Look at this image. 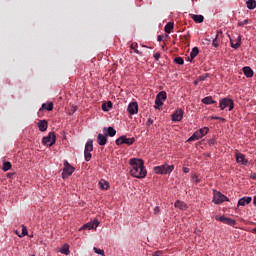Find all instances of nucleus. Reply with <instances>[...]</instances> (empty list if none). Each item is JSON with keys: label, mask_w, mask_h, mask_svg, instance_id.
<instances>
[{"label": "nucleus", "mask_w": 256, "mask_h": 256, "mask_svg": "<svg viewBox=\"0 0 256 256\" xmlns=\"http://www.w3.org/2000/svg\"><path fill=\"white\" fill-rule=\"evenodd\" d=\"M175 62V64L177 65H184V58L182 57H177L173 60Z\"/></svg>", "instance_id": "34"}, {"label": "nucleus", "mask_w": 256, "mask_h": 256, "mask_svg": "<svg viewBox=\"0 0 256 256\" xmlns=\"http://www.w3.org/2000/svg\"><path fill=\"white\" fill-rule=\"evenodd\" d=\"M191 18L197 24H200V23H202L204 21V16H202V15H192Z\"/></svg>", "instance_id": "23"}, {"label": "nucleus", "mask_w": 256, "mask_h": 256, "mask_svg": "<svg viewBox=\"0 0 256 256\" xmlns=\"http://www.w3.org/2000/svg\"><path fill=\"white\" fill-rule=\"evenodd\" d=\"M212 47H214V48H218L219 47L218 35H216V37H214V39L212 40Z\"/></svg>", "instance_id": "37"}, {"label": "nucleus", "mask_w": 256, "mask_h": 256, "mask_svg": "<svg viewBox=\"0 0 256 256\" xmlns=\"http://www.w3.org/2000/svg\"><path fill=\"white\" fill-rule=\"evenodd\" d=\"M60 253L64 255H69L70 254L69 245L64 244V246H62V249H60Z\"/></svg>", "instance_id": "29"}, {"label": "nucleus", "mask_w": 256, "mask_h": 256, "mask_svg": "<svg viewBox=\"0 0 256 256\" xmlns=\"http://www.w3.org/2000/svg\"><path fill=\"white\" fill-rule=\"evenodd\" d=\"M101 109H103V111H108V109H112V102L108 101V103L103 104L101 106Z\"/></svg>", "instance_id": "32"}, {"label": "nucleus", "mask_w": 256, "mask_h": 256, "mask_svg": "<svg viewBox=\"0 0 256 256\" xmlns=\"http://www.w3.org/2000/svg\"><path fill=\"white\" fill-rule=\"evenodd\" d=\"M160 53L159 52H156V53H154V55H153V57H154V59H156V61H158V60H160Z\"/></svg>", "instance_id": "43"}, {"label": "nucleus", "mask_w": 256, "mask_h": 256, "mask_svg": "<svg viewBox=\"0 0 256 256\" xmlns=\"http://www.w3.org/2000/svg\"><path fill=\"white\" fill-rule=\"evenodd\" d=\"M255 137H256V132H255Z\"/></svg>", "instance_id": "56"}, {"label": "nucleus", "mask_w": 256, "mask_h": 256, "mask_svg": "<svg viewBox=\"0 0 256 256\" xmlns=\"http://www.w3.org/2000/svg\"><path fill=\"white\" fill-rule=\"evenodd\" d=\"M173 30V22H168L165 25V33L166 34H171Z\"/></svg>", "instance_id": "26"}, {"label": "nucleus", "mask_w": 256, "mask_h": 256, "mask_svg": "<svg viewBox=\"0 0 256 256\" xmlns=\"http://www.w3.org/2000/svg\"><path fill=\"white\" fill-rule=\"evenodd\" d=\"M224 202H230V199L226 197L224 194L218 191H214L212 196V203L216 205H221Z\"/></svg>", "instance_id": "3"}, {"label": "nucleus", "mask_w": 256, "mask_h": 256, "mask_svg": "<svg viewBox=\"0 0 256 256\" xmlns=\"http://www.w3.org/2000/svg\"><path fill=\"white\" fill-rule=\"evenodd\" d=\"M153 256H163L161 251H156L153 253Z\"/></svg>", "instance_id": "46"}, {"label": "nucleus", "mask_w": 256, "mask_h": 256, "mask_svg": "<svg viewBox=\"0 0 256 256\" xmlns=\"http://www.w3.org/2000/svg\"><path fill=\"white\" fill-rule=\"evenodd\" d=\"M137 102H130L129 106H127V112L130 115H136L137 114Z\"/></svg>", "instance_id": "14"}, {"label": "nucleus", "mask_w": 256, "mask_h": 256, "mask_svg": "<svg viewBox=\"0 0 256 256\" xmlns=\"http://www.w3.org/2000/svg\"><path fill=\"white\" fill-rule=\"evenodd\" d=\"M92 151H93V141L89 140L88 142H86V145L84 146V160H86V162H90Z\"/></svg>", "instance_id": "6"}, {"label": "nucleus", "mask_w": 256, "mask_h": 256, "mask_svg": "<svg viewBox=\"0 0 256 256\" xmlns=\"http://www.w3.org/2000/svg\"><path fill=\"white\" fill-rule=\"evenodd\" d=\"M173 169H175V166L165 163L162 166H155L153 171L158 175H169L172 173Z\"/></svg>", "instance_id": "2"}, {"label": "nucleus", "mask_w": 256, "mask_h": 256, "mask_svg": "<svg viewBox=\"0 0 256 256\" xmlns=\"http://www.w3.org/2000/svg\"><path fill=\"white\" fill-rule=\"evenodd\" d=\"M49 128V123L47 122V120H40V122H38V130H40V132H45L47 131V129Z\"/></svg>", "instance_id": "15"}, {"label": "nucleus", "mask_w": 256, "mask_h": 256, "mask_svg": "<svg viewBox=\"0 0 256 256\" xmlns=\"http://www.w3.org/2000/svg\"><path fill=\"white\" fill-rule=\"evenodd\" d=\"M183 118H184V110H182L181 108H177V110H175V112H173L172 114L173 122H180L182 121Z\"/></svg>", "instance_id": "11"}, {"label": "nucleus", "mask_w": 256, "mask_h": 256, "mask_svg": "<svg viewBox=\"0 0 256 256\" xmlns=\"http://www.w3.org/2000/svg\"><path fill=\"white\" fill-rule=\"evenodd\" d=\"M100 189L101 190H107L108 189V182L106 180H100Z\"/></svg>", "instance_id": "31"}, {"label": "nucleus", "mask_w": 256, "mask_h": 256, "mask_svg": "<svg viewBox=\"0 0 256 256\" xmlns=\"http://www.w3.org/2000/svg\"><path fill=\"white\" fill-rule=\"evenodd\" d=\"M207 132H209V128H207V127L200 128L199 131H195V133H199V134H202V135H206Z\"/></svg>", "instance_id": "35"}, {"label": "nucleus", "mask_w": 256, "mask_h": 256, "mask_svg": "<svg viewBox=\"0 0 256 256\" xmlns=\"http://www.w3.org/2000/svg\"><path fill=\"white\" fill-rule=\"evenodd\" d=\"M135 141L136 139L134 138H128L125 135H122L115 140V144H117V146H121L123 144L131 146Z\"/></svg>", "instance_id": "7"}, {"label": "nucleus", "mask_w": 256, "mask_h": 256, "mask_svg": "<svg viewBox=\"0 0 256 256\" xmlns=\"http://www.w3.org/2000/svg\"><path fill=\"white\" fill-rule=\"evenodd\" d=\"M42 109L47 110V111H52L54 109V104L53 103H43Z\"/></svg>", "instance_id": "27"}, {"label": "nucleus", "mask_w": 256, "mask_h": 256, "mask_svg": "<svg viewBox=\"0 0 256 256\" xmlns=\"http://www.w3.org/2000/svg\"><path fill=\"white\" fill-rule=\"evenodd\" d=\"M201 102L204 105H214V104H216V101H214L213 97H211V96L202 98Z\"/></svg>", "instance_id": "21"}, {"label": "nucleus", "mask_w": 256, "mask_h": 256, "mask_svg": "<svg viewBox=\"0 0 256 256\" xmlns=\"http://www.w3.org/2000/svg\"><path fill=\"white\" fill-rule=\"evenodd\" d=\"M136 47H137V44H136V45H134V44L130 45V49H131L132 51H134L135 54H137V55H143V53L140 52L139 50H137Z\"/></svg>", "instance_id": "33"}, {"label": "nucleus", "mask_w": 256, "mask_h": 256, "mask_svg": "<svg viewBox=\"0 0 256 256\" xmlns=\"http://www.w3.org/2000/svg\"><path fill=\"white\" fill-rule=\"evenodd\" d=\"M96 141H97L98 145L105 146L107 144V136H105L103 134H98Z\"/></svg>", "instance_id": "17"}, {"label": "nucleus", "mask_w": 256, "mask_h": 256, "mask_svg": "<svg viewBox=\"0 0 256 256\" xmlns=\"http://www.w3.org/2000/svg\"><path fill=\"white\" fill-rule=\"evenodd\" d=\"M230 43H231V48L238 49L242 45V38L238 36V39H236L235 41L230 40Z\"/></svg>", "instance_id": "19"}, {"label": "nucleus", "mask_w": 256, "mask_h": 256, "mask_svg": "<svg viewBox=\"0 0 256 256\" xmlns=\"http://www.w3.org/2000/svg\"><path fill=\"white\" fill-rule=\"evenodd\" d=\"M160 214V207L156 206L154 207V215Z\"/></svg>", "instance_id": "44"}, {"label": "nucleus", "mask_w": 256, "mask_h": 256, "mask_svg": "<svg viewBox=\"0 0 256 256\" xmlns=\"http://www.w3.org/2000/svg\"><path fill=\"white\" fill-rule=\"evenodd\" d=\"M206 76H199V77H197V79H195V81H197V82H204L205 80H206Z\"/></svg>", "instance_id": "40"}, {"label": "nucleus", "mask_w": 256, "mask_h": 256, "mask_svg": "<svg viewBox=\"0 0 256 256\" xmlns=\"http://www.w3.org/2000/svg\"><path fill=\"white\" fill-rule=\"evenodd\" d=\"M252 202V197H243L238 200V206H246Z\"/></svg>", "instance_id": "18"}, {"label": "nucleus", "mask_w": 256, "mask_h": 256, "mask_svg": "<svg viewBox=\"0 0 256 256\" xmlns=\"http://www.w3.org/2000/svg\"><path fill=\"white\" fill-rule=\"evenodd\" d=\"M74 167L69 164V162H64V169L62 172V179H67L69 176L73 175Z\"/></svg>", "instance_id": "9"}, {"label": "nucleus", "mask_w": 256, "mask_h": 256, "mask_svg": "<svg viewBox=\"0 0 256 256\" xmlns=\"http://www.w3.org/2000/svg\"><path fill=\"white\" fill-rule=\"evenodd\" d=\"M221 34H223V31L218 30V32H217V34H216V36H218V37H219V35H221Z\"/></svg>", "instance_id": "50"}, {"label": "nucleus", "mask_w": 256, "mask_h": 256, "mask_svg": "<svg viewBox=\"0 0 256 256\" xmlns=\"http://www.w3.org/2000/svg\"><path fill=\"white\" fill-rule=\"evenodd\" d=\"M214 219H216V221H219L223 224H226L228 226H235L237 224V221L231 219V218H228V217H225V216H216L214 217Z\"/></svg>", "instance_id": "10"}, {"label": "nucleus", "mask_w": 256, "mask_h": 256, "mask_svg": "<svg viewBox=\"0 0 256 256\" xmlns=\"http://www.w3.org/2000/svg\"><path fill=\"white\" fill-rule=\"evenodd\" d=\"M12 165L10 162H4L2 164V171L7 172L11 169Z\"/></svg>", "instance_id": "30"}, {"label": "nucleus", "mask_w": 256, "mask_h": 256, "mask_svg": "<svg viewBox=\"0 0 256 256\" xmlns=\"http://www.w3.org/2000/svg\"><path fill=\"white\" fill-rule=\"evenodd\" d=\"M157 39H158V42H161V41H163V36L158 35Z\"/></svg>", "instance_id": "48"}, {"label": "nucleus", "mask_w": 256, "mask_h": 256, "mask_svg": "<svg viewBox=\"0 0 256 256\" xmlns=\"http://www.w3.org/2000/svg\"><path fill=\"white\" fill-rule=\"evenodd\" d=\"M129 164H130V176L135 177L137 179L146 178V175L148 172L144 168L143 159L132 158L130 159Z\"/></svg>", "instance_id": "1"}, {"label": "nucleus", "mask_w": 256, "mask_h": 256, "mask_svg": "<svg viewBox=\"0 0 256 256\" xmlns=\"http://www.w3.org/2000/svg\"><path fill=\"white\" fill-rule=\"evenodd\" d=\"M211 120H219V121L225 122V118H223V117H214V116H211Z\"/></svg>", "instance_id": "42"}, {"label": "nucleus", "mask_w": 256, "mask_h": 256, "mask_svg": "<svg viewBox=\"0 0 256 256\" xmlns=\"http://www.w3.org/2000/svg\"><path fill=\"white\" fill-rule=\"evenodd\" d=\"M235 158L237 164H241L243 166H247V164H249V160L245 158V155L242 153H236Z\"/></svg>", "instance_id": "12"}, {"label": "nucleus", "mask_w": 256, "mask_h": 256, "mask_svg": "<svg viewBox=\"0 0 256 256\" xmlns=\"http://www.w3.org/2000/svg\"><path fill=\"white\" fill-rule=\"evenodd\" d=\"M153 123H154L153 119L148 118V121L146 122V127L149 128L151 125H153Z\"/></svg>", "instance_id": "41"}, {"label": "nucleus", "mask_w": 256, "mask_h": 256, "mask_svg": "<svg viewBox=\"0 0 256 256\" xmlns=\"http://www.w3.org/2000/svg\"><path fill=\"white\" fill-rule=\"evenodd\" d=\"M250 179L256 180V173H252V175H250Z\"/></svg>", "instance_id": "47"}, {"label": "nucleus", "mask_w": 256, "mask_h": 256, "mask_svg": "<svg viewBox=\"0 0 256 256\" xmlns=\"http://www.w3.org/2000/svg\"><path fill=\"white\" fill-rule=\"evenodd\" d=\"M197 55H199V48H192V51H190V60H194Z\"/></svg>", "instance_id": "24"}, {"label": "nucleus", "mask_w": 256, "mask_h": 256, "mask_svg": "<svg viewBox=\"0 0 256 256\" xmlns=\"http://www.w3.org/2000/svg\"><path fill=\"white\" fill-rule=\"evenodd\" d=\"M243 74H245L247 78H252L254 76V70L249 66L243 67Z\"/></svg>", "instance_id": "20"}, {"label": "nucleus", "mask_w": 256, "mask_h": 256, "mask_svg": "<svg viewBox=\"0 0 256 256\" xmlns=\"http://www.w3.org/2000/svg\"><path fill=\"white\" fill-rule=\"evenodd\" d=\"M226 108H228V111L233 110V108H234L233 100H231L229 98H223V99L219 100V109L223 111Z\"/></svg>", "instance_id": "5"}, {"label": "nucleus", "mask_w": 256, "mask_h": 256, "mask_svg": "<svg viewBox=\"0 0 256 256\" xmlns=\"http://www.w3.org/2000/svg\"><path fill=\"white\" fill-rule=\"evenodd\" d=\"M205 135L206 134L194 132V134L192 136H190L188 142L197 141V140L201 139L202 137H204Z\"/></svg>", "instance_id": "22"}, {"label": "nucleus", "mask_w": 256, "mask_h": 256, "mask_svg": "<svg viewBox=\"0 0 256 256\" xmlns=\"http://www.w3.org/2000/svg\"><path fill=\"white\" fill-rule=\"evenodd\" d=\"M209 144L213 145L214 144V140L209 141Z\"/></svg>", "instance_id": "53"}, {"label": "nucleus", "mask_w": 256, "mask_h": 256, "mask_svg": "<svg viewBox=\"0 0 256 256\" xmlns=\"http://www.w3.org/2000/svg\"><path fill=\"white\" fill-rule=\"evenodd\" d=\"M175 208L185 210L187 209V205L184 202L177 200V202H175Z\"/></svg>", "instance_id": "25"}, {"label": "nucleus", "mask_w": 256, "mask_h": 256, "mask_svg": "<svg viewBox=\"0 0 256 256\" xmlns=\"http://www.w3.org/2000/svg\"><path fill=\"white\" fill-rule=\"evenodd\" d=\"M103 132H106L105 137H115L117 134V131L113 127L103 128Z\"/></svg>", "instance_id": "16"}, {"label": "nucleus", "mask_w": 256, "mask_h": 256, "mask_svg": "<svg viewBox=\"0 0 256 256\" xmlns=\"http://www.w3.org/2000/svg\"><path fill=\"white\" fill-rule=\"evenodd\" d=\"M200 182H201V180L199 178H197V176H194V183L199 184Z\"/></svg>", "instance_id": "45"}, {"label": "nucleus", "mask_w": 256, "mask_h": 256, "mask_svg": "<svg viewBox=\"0 0 256 256\" xmlns=\"http://www.w3.org/2000/svg\"><path fill=\"white\" fill-rule=\"evenodd\" d=\"M254 233L256 234V228H254Z\"/></svg>", "instance_id": "54"}, {"label": "nucleus", "mask_w": 256, "mask_h": 256, "mask_svg": "<svg viewBox=\"0 0 256 256\" xmlns=\"http://www.w3.org/2000/svg\"><path fill=\"white\" fill-rule=\"evenodd\" d=\"M42 144L47 147H52L55 144V133L50 132L47 136L42 138Z\"/></svg>", "instance_id": "8"}, {"label": "nucleus", "mask_w": 256, "mask_h": 256, "mask_svg": "<svg viewBox=\"0 0 256 256\" xmlns=\"http://www.w3.org/2000/svg\"><path fill=\"white\" fill-rule=\"evenodd\" d=\"M199 82H201V81H197V80H195L194 81V85L196 86V85H198L199 84Z\"/></svg>", "instance_id": "51"}, {"label": "nucleus", "mask_w": 256, "mask_h": 256, "mask_svg": "<svg viewBox=\"0 0 256 256\" xmlns=\"http://www.w3.org/2000/svg\"><path fill=\"white\" fill-rule=\"evenodd\" d=\"M183 173H189V168H183Z\"/></svg>", "instance_id": "49"}, {"label": "nucleus", "mask_w": 256, "mask_h": 256, "mask_svg": "<svg viewBox=\"0 0 256 256\" xmlns=\"http://www.w3.org/2000/svg\"><path fill=\"white\" fill-rule=\"evenodd\" d=\"M99 224L100 222H98V220H94L93 222H88L84 224L81 230H93L96 229Z\"/></svg>", "instance_id": "13"}, {"label": "nucleus", "mask_w": 256, "mask_h": 256, "mask_svg": "<svg viewBox=\"0 0 256 256\" xmlns=\"http://www.w3.org/2000/svg\"><path fill=\"white\" fill-rule=\"evenodd\" d=\"M254 206L256 207V196H254Z\"/></svg>", "instance_id": "52"}, {"label": "nucleus", "mask_w": 256, "mask_h": 256, "mask_svg": "<svg viewBox=\"0 0 256 256\" xmlns=\"http://www.w3.org/2000/svg\"><path fill=\"white\" fill-rule=\"evenodd\" d=\"M167 100V92L161 91L156 95V99L154 100V109H160L163 106V102Z\"/></svg>", "instance_id": "4"}, {"label": "nucleus", "mask_w": 256, "mask_h": 256, "mask_svg": "<svg viewBox=\"0 0 256 256\" xmlns=\"http://www.w3.org/2000/svg\"><path fill=\"white\" fill-rule=\"evenodd\" d=\"M16 235H19L18 231H16Z\"/></svg>", "instance_id": "55"}, {"label": "nucleus", "mask_w": 256, "mask_h": 256, "mask_svg": "<svg viewBox=\"0 0 256 256\" xmlns=\"http://www.w3.org/2000/svg\"><path fill=\"white\" fill-rule=\"evenodd\" d=\"M93 251L94 253L98 254V255H101V256H104L105 255V252L101 249H98L96 247L93 248Z\"/></svg>", "instance_id": "38"}, {"label": "nucleus", "mask_w": 256, "mask_h": 256, "mask_svg": "<svg viewBox=\"0 0 256 256\" xmlns=\"http://www.w3.org/2000/svg\"><path fill=\"white\" fill-rule=\"evenodd\" d=\"M255 7H256L255 0H248L247 1V8H248V10H254Z\"/></svg>", "instance_id": "28"}, {"label": "nucleus", "mask_w": 256, "mask_h": 256, "mask_svg": "<svg viewBox=\"0 0 256 256\" xmlns=\"http://www.w3.org/2000/svg\"><path fill=\"white\" fill-rule=\"evenodd\" d=\"M249 24V19H245L243 21L238 22V27H243L245 25Z\"/></svg>", "instance_id": "39"}, {"label": "nucleus", "mask_w": 256, "mask_h": 256, "mask_svg": "<svg viewBox=\"0 0 256 256\" xmlns=\"http://www.w3.org/2000/svg\"><path fill=\"white\" fill-rule=\"evenodd\" d=\"M26 235H28V230L26 229L25 226H23V229H22V231H21V234H18V237H19V238H23V237H25Z\"/></svg>", "instance_id": "36"}]
</instances>
